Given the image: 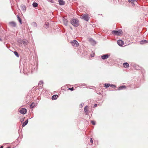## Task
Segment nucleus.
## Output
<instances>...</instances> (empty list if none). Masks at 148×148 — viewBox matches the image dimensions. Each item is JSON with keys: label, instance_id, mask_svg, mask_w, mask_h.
I'll use <instances>...</instances> for the list:
<instances>
[{"label": "nucleus", "instance_id": "35", "mask_svg": "<svg viewBox=\"0 0 148 148\" xmlns=\"http://www.w3.org/2000/svg\"><path fill=\"white\" fill-rule=\"evenodd\" d=\"M97 106V104H95L94 106V107L95 108V107H96Z\"/></svg>", "mask_w": 148, "mask_h": 148}, {"label": "nucleus", "instance_id": "21", "mask_svg": "<svg viewBox=\"0 0 148 148\" xmlns=\"http://www.w3.org/2000/svg\"><path fill=\"white\" fill-rule=\"evenodd\" d=\"M32 5L34 7H36L38 6V4L37 3L34 2L32 4Z\"/></svg>", "mask_w": 148, "mask_h": 148}, {"label": "nucleus", "instance_id": "17", "mask_svg": "<svg viewBox=\"0 0 148 148\" xmlns=\"http://www.w3.org/2000/svg\"><path fill=\"white\" fill-rule=\"evenodd\" d=\"M17 18L18 21L19 22L20 24H21L22 23V20L18 15H17Z\"/></svg>", "mask_w": 148, "mask_h": 148}, {"label": "nucleus", "instance_id": "30", "mask_svg": "<svg viewBox=\"0 0 148 148\" xmlns=\"http://www.w3.org/2000/svg\"><path fill=\"white\" fill-rule=\"evenodd\" d=\"M49 25V23H48L47 22L45 23V25L47 26V27H48Z\"/></svg>", "mask_w": 148, "mask_h": 148}, {"label": "nucleus", "instance_id": "41", "mask_svg": "<svg viewBox=\"0 0 148 148\" xmlns=\"http://www.w3.org/2000/svg\"><path fill=\"white\" fill-rule=\"evenodd\" d=\"M92 40V39H90V40Z\"/></svg>", "mask_w": 148, "mask_h": 148}, {"label": "nucleus", "instance_id": "34", "mask_svg": "<svg viewBox=\"0 0 148 148\" xmlns=\"http://www.w3.org/2000/svg\"><path fill=\"white\" fill-rule=\"evenodd\" d=\"M49 2H50L51 3H52L53 2V0H47Z\"/></svg>", "mask_w": 148, "mask_h": 148}, {"label": "nucleus", "instance_id": "39", "mask_svg": "<svg viewBox=\"0 0 148 148\" xmlns=\"http://www.w3.org/2000/svg\"><path fill=\"white\" fill-rule=\"evenodd\" d=\"M70 28L72 30V28L71 27H70Z\"/></svg>", "mask_w": 148, "mask_h": 148}, {"label": "nucleus", "instance_id": "1", "mask_svg": "<svg viewBox=\"0 0 148 148\" xmlns=\"http://www.w3.org/2000/svg\"><path fill=\"white\" fill-rule=\"evenodd\" d=\"M71 24L74 27H77L79 25V22L76 18H74L71 20Z\"/></svg>", "mask_w": 148, "mask_h": 148}, {"label": "nucleus", "instance_id": "26", "mask_svg": "<svg viewBox=\"0 0 148 148\" xmlns=\"http://www.w3.org/2000/svg\"><path fill=\"white\" fill-rule=\"evenodd\" d=\"M92 124L93 125H95V122L94 121H91Z\"/></svg>", "mask_w": 148, "mask_h": 148}, {"label": "nucleus", "instance_id": "31", "mask_svg": "<svg viewBox=\"0 0 148 148\" xmlns=\"http://www.w3.org/2000/svg\"><path fill=\"white\" fill-rule=\"evenodd\" d=\"M84 103H81L80 105V107L81 108H82V106H84Z\"/></svg>", "mask_w": 148, "mask_h": 148}, {"label": "nucleus", "instance_id": "40", "mask_svg": "<svg viewBox=\"0 0 148 148\" xmlns=\"http://www.w3.org/2000/svg\"><path fill=\"white\" fill-rule=\"evenodd\" d=\"M7 148H10V147H8Z\"/></svg>", "mask_w": 148, "mask_h": 148}, {"label": "nucleus", "instance_id": "12", "mask_svg": "<svg viewBox=\"0 0 148 148\" xmlns=\"http://www.w3.org/2000/svg\"><path fill=\"white\" fill-rule=\"evenodd\" d=\"M147 43H148V41L145 40H142L140 42V44H145Z\"/></svg>", "mask_w": 148, "mask_h": 148}, {"label": "nucleus", "instance_id": "33", "mask_svg": "<svg viewBox=\"0 0 148 148\" xmlns=\"http://www.w3.org/2000/svg\"><path fill=\"white\" fill-rule=\"evenodd\" d=\"M90 142L91 143H93V140H92V138H90Z\"/></svg>", "mask_w": 148, "mask_h": 148}, {"label": "nucleus", "instance_id": "38", "mask_svg": "<svg viewBox=\"0 0 148 148\" xmlns=\"http://www.w3.org/2000/svg\"><path fill=\"white\" fill-rule=\"evenodd\" d=\"M0 148H3V146H1L0 147Z\"/></svg>", "mask_w": 148, "mask_h": 148}, {"label": "nucleus", "instance_id": "24", "mask_svg": "<svg viewBox=\"0 0 148 148\" xmlns=\"http://www.w3.org/2000/svg\"><path fill=\"white\" fill-rule=\"evenodd\" d=\"M14 53L15 54V55L17 57H19V54L16 51H14Z\"/></svg>", "mask_w": 148, "mask_h": 148}, {"label": "nucleus", "instance_id": "23", "mask_svg": "<svg viewBox=\"0 0 148 148\" xmlns=\"http://www.w3.org/2000/svg\"><path fill=\"white\" fill-rule=\"evenodd\" d=\"M110 86V84H109L106 83L104 84V86L107 88L108 87Z\"/></svg>", "mask_w": 148, "mask_h": 148}, {"label": "nucleus", "instance_id": "4", "mask_svg": "<svg viewBox=\"0 0 148 148\" xmlns=\"http://www.w3.org/2000/svg\"><path fill=\"white\" fill-rule=\"evenodd\" d=\"M19 112L21 114H24L27 112V110L25 108H22L20 110Z\"/></svg>", "mask_w": 148, "mask_h": 148}, {"label": "nucleus", "instance_id": "32", "mask_svg": "<svg viewBox=\"0 0 148 148\" xmlns=\"http://www.w3.org/2000/svg\"><path fill=\"white\" fill-rule=\"evenodd\" d=\"M18 43H21V44H22V41L21 40H18Z\"/></svg>", "mask_w": 148, "mask_h": 148}, {"label": "nucleus", "instance_id": "2", "mask_svg": "<svg viewBox=\"0 0 148 148\" xmlns=\"http://www.w3.org/2000/svg\"><path fill=\"white\" fill-rule=\"evenodd\" d=\"M70 43L73 46L77 47L79 46V43L76 40H74L73 41H71Z\"/></svg>", "mask_w": 148, "mask_h": 148}, {"label": "nucleus", "instance_id": "42", "mask_svg": "<svg viewBox=\"0 0 148 148\" xmlns=\"http://www.w3.org/2000/svg\"><path fill=\"white\" fill-rule=\"evenodd\" d=\"M86 148H87V147H86Z\"/></svg>", "mask_w": 148, "mask_h": 148}, {"label": "nucleus", "instance_id": "36", "mask_svg": "<svg viewBox=\"0 0 148 148\" xmlns=\"http://www.w3.org/2000/svg\"><path fill=\"white\" fill-rule=\"evenodd\" d=\"M92 41L93 42V44L92 45H94L95 44H96V43H95V41L94 40H92Z\"/></svg>", "mask_w": 148, "mask_h": 148}, {"label": "nucleus", "instance_id": "37", "mask_svg": "<svg viewBox=\"0 0 148 148\" xmlns=\"http://www.w3.org/2000/svg\"><path fill=\"white\" fill-rule=\"evenodd\" d=\"M2 41V40L1 39V38H0V41Z\"/></svg>", "mask_w": 148, "mask_h": 148}, {"label": "nucleus", "instance_id": "3", "mask_svg": "<svg viewBox=\"0 0 148 148\" xmlns=\"http://www.w3.org/2000/svg\"><path fill=\"white\" fill-rule=\"evenodd\" d=\"M112 32L114 35H119L121 34L122 31L121 30H113L112 31Z\"/></svg>", "mask_w": 148, "mask_h": 148}, {"label": "nucleus", "instance_id": "25", "mask_svg": "<svg viewBox=\"0 0 148 148\" xmlns=\"http://www.w3.org/2000/svg\"><path fill=\"white\" fill-rule=\"evenodd\" d=\"M35 104L34 103H32L30 105V107L31 108H33L35 107Z\"/></svg>", "mask_w": 148, "mask_h": 148}, {"label": "nucleus", "instance_id": "19", "mask_svg": "<svg viewBox=\"0 0 148 148\" xmlns=\"http://www.w3.org/2000/svg\"><path fill=\"white\" fill-rule=\"evenodd\" d=\"M128 1L129 2L131 3H132V5L134 6L135 5L134 1H136V0H128Z\"/></svg>", "mask_w": 148, "mask_h": 148}, {"label": "nucleus", "instance_id": "11", "mask_svg": "<svg viewBox=\"0 0 148 148\" xmlns=\"http://www.w3.org/2000/svg\"><path fill=\"white\" fill-rule=\"evenodd\" d=\"M126 88V86H125L122 85L120 86L118 88V90H122L123 89L125 88Z\"/></svg>", "mask_w": 148, "mask_h": 148}, {"label": "nucleus", "instance_id": "22", "mask_svg": "<svg viewBox=\"0 0 148 148\" xmlns=\"http://www.w3.org/2000/svg\"><path fill=\"white\" fill-rule=\"evenodd\" d=\"M84 111L85 113H86V114H87V112H88V106H85L84 108Z\"/></svg>", "mask_w": 148, "mask_h": 148}, {"label": "nucleus", "instance_id": "6", "mask_svg": "<svg viewBox=\"0 0 148 148\" xmlns=\"http://www.w3.org/2000/svg\"><path fill=\"white\" fill-rule=\"evenodd\" d=\"M82 18L86 21H88L89 19L88 16L86 15L82 16Z\"/></svg>", "mask_w": 148, "mask_h": 148}, {"label": "nucleus", "instance_id": "20", "mask_svg": "<svg viewBox=\"0 0 148 148\" xmlns=\"http://www.w3.org/2000/svg\"><path fill=\"white\" fill-rule=\"evenodd\" d=\"M21 10L24 11H25L26 10L25 6L24 5H21Z\"/></svg>", "mask_w": 148, "mask_h": 148}, {"label": "nucleus", "instance_id": "15", "mask_svg": "<svg viewBox=\"0 0 148 148\" xmlns=\"http://www.w3.org/2000/svg\"><path fill=\"white\" fill-rule=\"evenodd\" d=\"M43 83V82L42 81H40L38 83V85L40 87L42 88L43 86L42 84Z\"/></svg>", "mask_w": 148, "mask_h": 148}, {"label": "nucleus", "instance_id": "7", "mask_svg": "<svg viewBox=\"0 0 148 148\" xmlns=\"http://www.w3.org/2000/svg\"><path fill=\"white\" fill-rule=\"evenodd\" d=\"M62 19L64 24L65 26H67L68 25V20L64 18H63Z\"/></svg>", "mask_w": 148, "mask_h": 148}, {"label": "nucleus", "instance_id": "8", "mask_svg": "<svg viewBox=\"0 0 148 148\" xmlns=\"http://www.w3.org/2000/svg\"><path fill=\"white\" fill-rule=\"evenodd\" d=\"M117 44L119 46H122L123 44V41H122L121 40H118L117 42Z\"/></svg>", "mask_w": 148, "mask_h": 148}, {"label": "nucleus", "instance_id": "13", "mask_svg": "<svg viewBox=\"0 0 148 148\" xmlns=\"http://www.w3.org/2000/svg\"><path fill=\"white\" fill-rule=\"evenodd\" d=\"M59 4L60 5H64L65 4V2L63 0H59L58 1Z\"/></svg>", "mask_w": 148, "mask_h": 148}, {"label": "nucleus", "instance_id": "27", "mask_svg": "<svg viewBox=\"0 0 148 148\" xmlns=\"http://www.w3.org/2000/svg\"><path fill=\"white\" fill-rule=\"evenodd\" d=\"M32 25L36 27L37 26V24L36 22H33L32 23Z\"/></svg>", "mask_w": 148, "mask_h": 148}, {"label": "nucleus", "instance_id": "10", "mask_svg": "<svg viewBox=\"0 0 148 148\" xmlns=\"http://www.w3.org/2000/svg\"><path fill=\"white\" fill-rule=\"evenodd\" d=\"M22 42L23 43L24 45H27L28 43V42L27 40L23 39L22 40Z\"/></svg>", "mask_w": 148, "mask_h": 148}, {"label": "nucleus", "instance_id": "28", "mask_svg": "<svg viewBox=\"0 0 148 148\" xmlns=\"http://www.w3.org/2000/svg\"><path fill=\"white\" fill-rule=\"evenodd\" d=\"M69 89L71 90V91H73L74 90V88L73 87L70 88H69Z\"/></svg>", "mask_w": 148, "mask_h": 148}, {"label": "nucleus", "instance_id": "18", "mask_svg": "<svg viewBox=\"0 0 148 148\" xmlns=\"http://www.w3.org/2000/svg\"><path fill=\"white\" fill-rule=\"evenodd\" d=\"M58 96V95H53L52 97V99L53 100H56L57 99Z\"/></svg>", "mask_w": 148, "mask_h": 148}, {"label": "nucleus", "instance_id": "9", "mask_svg": "<svg viewBox=\"0 0 148 148\" xmlns=\"http://www.w3.org/2000/svg\"><path fill=\"white\" fill-rule=\"evenodd\" d=\"M9 23L10 25L12 27H15L16 26V23L14 21L10 22Z\"/></svg>", "mask_w": 148, "mask_h": 148}, {"label": "nucleus", "instance_id": "14", "mask_svg": "<svg viewBox=\"0 0 148 148\" xmlns=\"http://www.w3.org/2000/svg\"><path fill=\"white\" fill-rule=\"evenodd\" d=\"M28 119H27L22 124V127H23L24 126H25L28 123Z\"/></svg>", "mask_w": 148, "mask_h": 148}, {"label": "nucleus", "instance_id": "5", "mask_svg": "<svg viewBox=\"0 0 148 148\" xmlns=\"http://www.w3.org/2000/svg\"><path fill=\"white\" fill-rule=\"evenodd\" d=\"M109 56L110 55H109L108 54H104V55H102L101 56V58L102 59L104 60H105V59H107V58H109Z\"/></svg>", "mask_w": 148, "mask_h": 148}, {"label": "nucleus", "instance_id": "29", "mask_svg": "<svg viewBox=\"0 0 148 148\" xmlns=\"http://www.w3.org/2000/svg\"><path fill=\"white\" fill-rule=\"evenodd\" d=\"M110 86L112 87H113V88H115L116 87V86H115L114 85L112 84H111L110 85Z\"/></svg>", "mask_w": 148, "mask_h": 148}, {"label": "nucleus", "instance_id": "16", "mask_svg": "<svg viewBox=\"0 0 148 148\" xmlns=\"http://www.w3.org/2000/svg\"><path fill=\"white\" fill-rule=\"evenodd\" d=\"M129 64L127 62H125L123 64V66L125 68H127L129 66Z\"/></svg>", "mask_w": 148, "mask_h": 148}]
</instances>
